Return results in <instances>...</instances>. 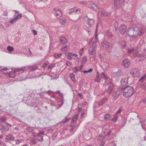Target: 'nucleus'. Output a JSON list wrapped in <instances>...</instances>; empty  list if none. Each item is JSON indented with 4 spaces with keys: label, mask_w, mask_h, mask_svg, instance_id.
I'll return each instance as SVG.
<instances>
[{
    "label": "nucleus",
    "mask_w": 146,
    "mask_h": 146,
    "mask_svg": "<svg viewBox=\"0 0 146 146\" xmlns=\"http://www.w3.org/2000/svg\"><path fill=\"white\" fill-rule=\"evenodd\" d=\"M31 143H32V144L35 145L36 143V141H35L34 140L32 139L31 141Z\"/></svg>",
    "instance_id": "58"
},
{
    "label": "nucleus",
    "mask_w": 146,
    "mask_h": 146,
    "mask_svg": "<svg viewBox=\"0 0 146 146\" xmlns=\"http://www.w3.org/2000/svg\"><path fill=\"white\" fill-rule=\"evenodd\" d=\"M98 41H98H97V42H96V41L95 39V41H94L93 42V44H92V48H93L94 50H95V49L96 48L97 46L96 42H97Z\"/></svg>",
    "instance_id": "29"
},
{
    "label": "nucleus",
    "mask_w": 146,
    "mask_h": 146,
    "mask_svg": "<svg viewBox=\"0 0 146 146\" xmlns=\"http://www.w3.org/2000/svg\"><path fill=\"white\" fill-rule=\"evenodd\" d=\"M6 117L5 116L1 117L0 118V125H1V124L3 122H5L6 119Z\"/></svg>",
    "instance_id": "28"
},
{
    "label": "nucleus",
    "mask_w": 146,
    "mask_h": 146,
    "mask_svg": "<svg viewBox=\"0 0 146 146\" xmlns=\"http://www.w3.org/2000/svg\"><path fill=\"white\" fill-rule=\"evenodd\" d=\"M93 71V69L92 68H90L89 70H84L83 71V72L84 74L87 73H90L92 72Z\"/></svg>",
    "instance_id": "38"
},
{
    "label": "nucleus",
    "mask_w": 146,
    "mask_h": 146,
    "mask_svg": "<svg viewBox=\"0 0 146 146\" xmlns=\"http://www.w3.org/2000/svg\"><path fill=\"white\" fill-rule=\"evenodd\" d=\"M108 84H109L110 85L106 92H107L108 94H110L113 90V84L111 81H109L108 83H107L106 81L103 84L104 85L106 86Z\"/></svg>",
    "instance_id": "8"
},
{
    "label": "nucleus",
    "mask_w": 146,
    "mask_h": 146,
    "mask_svg": "<svg viewBox=\"0 0 146 146\" xmlns=\"http://www.w3.org/2000/svg\"><path fill=\"white\" fill-rule=\"evenodd\" d=\"M146 78V74H145L144 76H142L139 80V81L141 82H143L145 79Z\"/></svg>",
    "instance_id": "31"
},
{
    "label": "nucleus",
    "mask_w": 146,
    "mask_h": 146,
    "mask_svg": "<svg viewBox=\"0 0 146 146\" xmlns=\"http://www.w3.org/2000/svg\"><path fill=\"white\" fill-rule=\"evenodd\" d=\"M55 64H54V63H51L49 65L48 67V69H49L51 68H53V67L54 66Z\"/></svg>",
    "instance_id": "45"
},
{
    "label": "nucleus",
    "mask_w": 146,
    "mask_h": 146,
    "mask_svg": "<svg viewBox=\"0 0 146 146\" xmlns=\"http://www.w3.org/2000/svg\"><path fill=\"white\" fill-rule=\"evenodd\" d=\"M127 27L126 25L123 24L121 25L119 28V31L120 33L123 35L125 34H127Z\"/></svg>",
    "instance_id": "7"
},
{
    "label": "nucleus",
    "mask_w": 146,
    "mask_h": 146,
    "mask_svg": "<svg viewBox=\"0 0 146 146\" xmlns=\"http://www.w3.org/2000/svg\"><path fill=\"white\" fill-rule=\"evenodd\" d=\"M145 31L144 29L140 28L139 26L135 25L128 28V36L131 37H135L137 34L140 36L143 35Z\"/></svg>",
    "instance_id": "1"
},
{
    "label": "nucleus",
    "mask_w": 146,
    "mask_h": 146,
    "mask_svg": "<svg viewBox=\"0 0 146 146\" xmlns=\"http://www.w3.org/2000/svg\"><path fill=\"white\" fill-rule=\"evenodd\" d=\"M15 138L11 135H7L6 137L7 142H9L14 140Z\"/></svg>",
    "instance_id": "16"
},
{
    "label": "nucleus",
    "mask_w": 146,
    "mask_h": 146,
    "mask_svg": "<svg viewBox=\"0 0 146 146\" xmlns=\"http://www.w3.org/2000/svg\"><path fill=\"white\" fill-rule=\"evenodd\" d=\"M94 50V49L93 48H92V51H91V52H90V50H89V53L91 54V55H94V50Z\"/></svg>",
    "instance_id": "50"
},
{
    "label": "nucleus",
    "mask_w": 146,
    "mask_h": 146,
    "mask_svg": "<svg viewBox=\"0 0 146 146\" xmlns=\"http://www.w3.org/2000/svg\"><path fill=\"white\" fill-rule=\"evenodd\" d=\"M105 35L110 38H111L113 36V35L112 34L111 30H108L106 31Z\"/></svg>",
    "instance_id": "14"
},
{
    "label": "nucleus",
    "mask_w": 146,
    "mask_h": 146,
    "mask_svg": "<svg viewBox=\"0 0 146 146\" xmlns=\"http://www.w3.org/2000/svg\"><path fill=\"white\" fill-rule=\"evenodd\" d=\"M97 32H98V30L97 29H96L95 31V38L96 41V42H97V41H98V34H97Z\"/></svg>",
    "instance_id": "40"
},
{
    "label": "nucleus",
    "mask_w": 146,
    "mask_h": 146,
    "mask_svg": "<svg viewBox=\"0 0 146 146\" xmlns=\"http://www.w3.org/2000/svg\"><path fill=\"white\" fill-rule=\"evenodd\" d=\"M7 49L9 51L11 52L14 50V48L10 46H8L7 48Z\"/></svg>",
    "instance_id": "39"
},
{
    "label": "nucleus",
    "mask_w": 146,
    "mask_h": 146,
    "mask_svg": "<svg viewBox=\"0 0 146 146\" xmlns=\"http://www.w3.org/2000/svg\"><path fill=\"white\" fill-rule=\"evenodd\" d=\"M75 128L71 127L69 130L70 131L71 133L72 134H74V133L76 131V129H75Z\"/></svg>",
    "instance_id": "36"
},
{
    "label": "nucleus",
    "mask_w": 146,
    "mask_h": 146,
    "mask_svg": "<svg viewBox=\"0 0 146 146\" xmlns=\"http://www.w3.org/2000/svg\"><path fill=\"white\" fill-rule=\"evenodd\" d=\"M70 126L71 127L76 128L75 125L74 123H71L70 124Z\"/></svg>",
    "instance_id": "61"
},
{
    "label": "nucleus",
    "mask_w": 146,
    "mask_h": 146,
    "mask_svg": "<svg viewBox=\"0 0 146 146\" xmlns=\"http://www.w3.org/2000/svg\"><path fill=\"white\" fill-rule=\"evenodd\" d=\"M105 144V142L104 141H102V142L100 144V146H104Z\"/></svg>",
    "instance_id": "64"
},
{
    "label": "nucleus",
    "mask_w": 146,
    "mask_h": 146,
    "mask_svg": "<svg viewBox=\"0 0 146 146\" xmlns=\"http://www.w3.org/2000/svg\"><path fill=\"white\" fill-rule=\"evenodd\" d=\"M66 64L67 66H70V65L72 64L71 62L69 61H67Z\"/></svg>",
    "instance_id": "51"
},
{
    "label": "nucleus",
    "mask_w": 146,
    "mask_h": 146,
    "mask_svg": "<svg viewBox=\"0 0 146 146\" xmlns=\"http://www.w3.org/2000/svg\"><path fill=\"white\" fill-rule=\"evenodd\" d=\"M38 68V66H31L29 69L31 71H35V70L37 68Z\"/></svg>",
    "instance_id": "35"
},
{
    "label": "nucleus",
    "mask_w": 146,
    "mask_h": 146,
    "mask_svg": "<svg viewBox=\"0 0 146 146\" xmlns=\"http://www.w3.org/2000/svg\"><path fill=\"white\" fill-rule=\"evenodd\" d=\"M122 65L125 68H127L128 67V59H126L123 60L122 62Z\"/></svg>",
    "instance_id": "21"
},
{
    "label": "nucleus",
    "mask_w": 146,
    "mask_h": 146,
    "mask_svg": "<svg viewBox=\"0 0 146 146\" xmlns=\"http://www.w3.org/2000/svg\"><path fill=\"white\" fill-rule=\"evenodd\" d=\"M78 67L77 66H76L74 67V69L75 70V72H77L78 71L80 70V69H78Z\"/></svg>",
    "instance_id": "59"
},
{
    "label": "nucleus",
    "mask_w": 146,
    "mask_h": 146,
    "mask_svg": "<svg viewBox=\"0 0 146 146\" xmlns=\"http://www.w3.org/2000/svg\"><path fill=\"white\" fill-rule=\"evenodd\" d=\"M87 60V57L86 56H84L82 58V64H84L86 62Z\"/></svg>",
    "instance_id": "37"
},
{
    "label": "nucleus",
    "mask_w": 146,
    "mask_h": 146,
    "mask_svg": "<svg viewBox=\"0 0 146 146\" xmlns=\"http://www.w3.org/2000/svg\"><path fill=\"white\" fill-rule=\"evenodd\" d=\"M53 13L57 18L59 19L62 16V11L59 9H54Z\"/></svg>",
    "instance_id": "10"
},
{
    "label": "nucleus",
    "mask_w": 146,
    "mask_h": 146,
    "mask_svg": "<svg viewBox=\"0 0 146 146\" xmlns=\"http://www.w3.org/2000/svg\"><path fill=\"white\" fill-rule=\"evenodd\" d=\"M60 22L62 25H64L66 22V20L64 19H62L60 20Z\"/></svg>",
    "instance_id": "32"
},
{
    "label": "nucleus",
    "mask_w": 146,
    "mask_h": 146,
    "mask_svg": "<svg viewBox=\"0 0 146 146\" xmlns=\"http://www.w3.org/2000/svg\"><path fill=\"white\" fill-rule=\"evenodd\" d=\"M123 82H125V83H126L127 84H128V78L125 79L123 81L122 80H121V84H122Z\"/></svg>",
    "instance_id": "57"
},
{
    "label": "nucleus",
    "mask_w": 146,
    "mask_h": 146,
    "mask_svg": "<svg viewBox=\"0 0 146 146\" xmlns=\"http://www.w3.org/2000/svg\"><path fill=\"white\" fill-rule=\"evenodd\" d=\"M106 136H103L102 134H100L98 136V139L99 140L104 141V139L106 138Z\"/></svg>",
    "instance_id": "26"
},
{
    "label": "nucleus",
    "mask_w": 146,
    "mask_h": 146,
    "mask_svg": "<svg viewBox=\"0 0 146 146\" xmlns=\"http://www.w3.org/2000/svg\"><path fill=\"white\" fill-rule=\"evenodd\" d=\"M108 101V99L106 97H104L100 100L98 102V104L99 105H102L104 104L106 102Z\"/></svg>",
    "instance_id": "18"
},
{
    "label": "nucleus",
    "mask_w": 146,
    "mask_h": 146,
    "mask_svg": "<svg viewBox=\"0 0 146 146\" xmlns=\"http://www.w3.org/2000/svg\"><path fill=\"white\" fill-rule=\"evenodd\" d=\"M33 136L37 137L39 141L42 142L43 140V136L42 135H40V134H37L36 135H33Z\"/></svg>",
    "instance_id": "20"
},
{
    "label": "nucleus",
    "mask_w": 146,
    "mask_h": 146,
    "mask_svg": "<svg viewBox=\"0 0 146 146\" xmlns=\"http://www.w3.org/2000/svg\"><path fill=\"white\" fill-rule=\"evenodd\" d=\"M62 55V54L55 53L54 54V57L58 59Z\"/></svg>",
    "instance_id": "30"
},
{
    "label": "nucleus",
    "mask_w": 146,
    "mask_h": 146,
    "mask_svg": "<svg viewBox=\"0 0 146 146\" xmlns=\"http://www.w3.org/2000/svg\"><path fill=\"white\" fill-rule=\"evenodd\" d=\"M120 94L119 92L118 91H116L113 93L112 96L114 100H116L119 97Z\"/></svg>",
    "instance_id": "13"
},
{
    "label": "nucleus",
    "mask_w": 146,
    "mask_h": 146,
    "mask_svg": "<svg viewBox=\"0 0 146 146\" xmlns=\"http://www.w3.org/2000/svg\"><path fill=\"white\" fill-rule=\"evenodd\" d=\"M80 9L76 7H74L70 9L68 13L70 15H79L80 13Z\"/></svg>",
    "instance_id": "6"
},
{
    "label": "nucleus",
    "mask_w": 146,
    "mask_h": 146,
    "mask_svg": "<svg viewBox=\"0 0 146 146\" xmlns=\"http://www.w3.org/2000/svg\"><path fill=\"white\" fill-rule=\"evenodd\" d=\"M22 16V14H19L17 15L15 17V18L17 20V21L19 19H21Z\"/></svg>",
    "instance_id": "33"
},
{
    "label": "nucleus",
    "mask_w": 146,
    "mask_h": 146,
    "mask_svg": "<svg viewBox=\"0 0 146 146\" xmlns=\"http://www.w3.org/2000/svg\"><path fill=\"white\" fill-rule=\"evenodd\" d=\"M8 70V68H1L0 69L1 72H3L5 71H6Z\"/></svg>",
    "instance_id": "56"
},
{
    "label": "nucleus",
    "mask_w": 146,
    "mask_h": 146,
    "mask_svg": "<svg viewBox=\"0 0 146 146\" xmlns=\"http://www.w3.org/2000/svg\"><path fill=\"white\" fill-rule=\"evenodd\" d=\"M121 111V108H119L116 112L115 114H117V115H118V114H120Z\"/></svg>",
    "instance_id": "55"
},
{
    "label": "nucleus",
    "mask_w": 146,
    "mask_h": 146,
    "mask_svg": "<svg viewBox=\"0 0 146 146\" xmlns=\"http://www.w3.org/2000/svg\"><path fill=\"white\" fill-rule=\"evenodd\" d=\"M17 21V20L14 18L10 20V23L11 24H13L16 22Z\"/></svg>",
    "instance_id": "44"
},
{
    "label": "nucleus",
    "mask_w": 146,
    "mask_h": 146,
    "mask_svg": "<svg viewBox=\"0 0 146 146\" xmlns=\"http://www.w3.org/2000/svg\"><path fill=\"white\" fill-rule=\"evenodd\" d=\"M44 133V131H41L40 132H39V133L37 134H40V135H43Z\"/></svg>",
    "instance_id": "62"
},
{
    "label": "nucleus",
    "mask_w": 146,
    "mask_h": 146,
    "mask_svg": "<svg viewBox=\"0 0 146 146\" xmlns=\"http://www.w3.org/2000/svg\"><path fill=\"white\" fill-rule=\"evenodd\" d=\"M72 56L71 53H68L67 56L68 58L70 60H71L72 59V57L71 56Z\"/></svg>",
    "instance_id": "47"
},
{
    "label": "nucleus",
    "mask_w": 146,
    "mask_h": 146,
    "mask_svg": "<svg viewBox=\"0 0 146 146\" xmlns=\"http://www.w3.org/2000/svg\"><path fill=\"white\" fill-rule=\"evenodd\" d=\"M69 76L71 80L74 82H76V81L75 79V75L73 73H71L70 74Z\"/></svg>",
    "instance_id": "25"
},
{
    "label": "nucleus",
    "mask_w": 146,
    "mask_h": 146,
    "mask_svg": "<svg viewBox=\"0 0 146 146\" xmlns=\"http://www.w3.org/2000/svg\"><path fill=\"white\" fill-rule=\"evenodd\" d=\"M125 0H114V6L117 9L121 8L124 5Z\"/></svg>",
    "instance_id": "5"
},
{
    "label": "nucleus",
    "mask_w": 146,
    "mask_h": 146,
    "mask_svg": "<svg viewBox=\"0 0 146 146\" xmlns=\"http://www.w3.org/2000/svg\"><path fill=\"white\" fill-rule=\"evenodd\" d=\"M134 92V89L133 88L128 86V97H130L133 94Z\"/></svg>",
    "instance_id": "12"
},
{
    "label": "nucleus",
    "mask_w": 146,
    "mask_h": 146,
    "mask_svg": "<svg viewBox=\"0 0 146 146\" xmlns=\"http://www.w3.org/2000/svg\"><path fill=\"white\" fill-rule=\"evenodd\" d=\"M100 78L99 77L98 75V72H97L96 78L95 79V81L96 82H99L100 81Z\"/></svg>",
    "instance_id": "34"
},
{
    "label": "nucleus",
    "mask_w": 146,
    "mask_h": 146,
    "mask_svg": "<svg viewBox=\"0 0 146 146\" xmlns=\"http://www.w3.org/2000/svg\"><path fill=\"white\" fill-rule=\"evenodd\" d=\"M127 87L128 86H126L125 87H123L122 89V90H124L123 92V95L126 98L128 97V90H126Z\"/></svg>",
    "instance_id": "17"
},
{
    "label": "nucleus",
    "mask_w": 146,
    "mask_h": 146,
    "mask_svg": "<svg viewBox=\"0 0 146 146\" xmlns=\"http://www.w3.org/2000/svg\"><path fill=\"white\" fill-rule=\"evenodd\" d=\"M60 43L62 44H65L67 42L66 39L64 36H62L60 38Z\"/></svg>",
    "instance_id": "19"
},
{
    "label": "nucleus",
    "mask_w": 146,
    "mask_h": 146,
    "mask_svg": "<svg viewBox=\"0 0 146 146\" xmlns=\"http://www.w3.org/2000/svg\"><path fill=\"white\" fill-rule=\"evenodd\" d=\"M118 117V115H117V114H115L113 115V117L111 119V121L115 122L117 121Z\"/></svg>",
    "instance_id": "23"
},
{
    "label": "nucleus",
    "mask_w": 146,
    "mask_h": 146,
    "mask_svg": "<svg viewBox=\"0 0 146 146\" xmlns=\"http://www.w3.org/2000/svg\"><path fill=\"white\" fill-rule=\"evenodd\" d=\"M134 51V49L132 48V49H128V54L131 53L133 52Z\"/></svg>",
    "instance_id": "53"
},
{
    "label": "nucleus",
    "mask_w": 146,
    "mask_h": 146,
    "mask_svg": "<svg viewBox=\"0 0 146 146\" xmlns=\"http://www.w3.org/2000/svg\"><path fill=\"white\" fill-rule=\"evenodd\" d=\"M102 76H103V78L104 79H108V77L104 73L102 72Z\"/></svg>",
    "instance_id": "46"
},
{
    "label": "nucleus",
    "mask_w": 146,
    "mask_h": 146,
    "mask_svg": "<svg viewBox=\"0 0 146 146\" xmlns=\"http://www.w3.org/2000/svg\"><path fill=\"white\" fill-rule=\"evenodd\" d=\"M83 18L85 25L87 28L91 27L94 25V21L93 19L89 18L87 16L84 17Z\"/></svg>",
    "instance_id": "2"
},
{
    "label": "nucleus",
    "mask_w": 146,
    "mask_h": 146,
    "mask_svg": "<svg viewBox=\"0 0 146 146\" xmlns=\"http://www.w3.org/2000/svg\"><path fill=\"white\" fill-rule=\"evenodd\" d=\"M68 47L67 45H66L65 46H63L61 48V50L62 51H65L66 50V48Z\"/></svg>",
    "instance_id": "48"
},
{
    "label": "nucleus",
    "mask_w": 146,
    "mask_h": 146,
    "mask_svg": "<svg viewBox=\"0 0 146 146\" xmlns=\"http://www.w3.org/2000/svg\"><path fill=\"white\" fill-rule=\"evenodd\" d=\"M103 49L106 50H110L112 48V44L109 42L103 40L101 42Z\"/></svg>",
    "instance_id": "4"
},
{
    "label": "nucleus",
    "mask_w": 146,
    "mask_h": 146,
    "mask_svg": "<svg viewBox=\"0 0 146 146\" xmlns=\"http://www.w3.org/2000/svg\"><path fill=\"white\" fill-rule=\"evenodd\" d=\"M48 64V61H46L45 62L42 64V67L43 68H44L46 67V66Z\"/></svg>",
    "instance_id": "49"
},
{
    "label": "nucleus",
    "mask_w": 146,
    "mask_h": 146,
    "mask_svg": "<svg viewBox=\"0 0 146 146\" xmlns=\"http://www.w3.org/2000/svg\"><path fill=\"white\" fill-rule=\"evenodd\" d=\"M110 14V13H108L105 10H102L101 12V15L102 16L108 17Z\"/></svg>",
    "instance_id": "15"
},
{
    "label": "nucleus",
    "mask_w": 146,
    "mask_h": 146,
    "mask_svg": "<svg viewBox=\"0 0 146 146\" xmlns=\"http://www.w3.org/2000/svg\"><path fill=\"white\" fill-rule=\"evenodd\" d=\"M64 119H62V122L63 123H65L69 119V118H67V116L65 117Z\"/></svg>",
    "instance_id": "42"
},
{
    "label": "nucleus",
    "mask_w": 146,
    "mask_h": 146,
    "mask_svg": "<svg viewBox=\"0 0 146 146\" xmlns=\"http://www.w3.org/2000/svg\"><path fill=\"white\" fill-rule=\"evenodd\" d=\"M25 67L15 68L13 73L11 72H10L8 73L9 76L11 78H14L15 77V72H19L20 73H22L25 71Z\"/></svg>",
    "instance_id": "3"
},
{
    "label": "nucleus",
    "mask_w": 146,
    "mask_h": 146,
    "mask_svg": "<svg viewBox=\"0 0 146 146\" xmlns=\"http://www.w3.org/2000/svg\"><path fill=\"white\" fill-rule=\"evenodd\" d=\"M22 140H17L16 141V144H18L19 145V144L20 143L22 142Z\"/></svg>",
    "instance_id": "54"
},
{
    "label": "nucleus",
    "mask_w": 146,
    "mask_h": 146,
    "mask_svg": "<svg viewBox=\"0 0 146 146\" xmlns=\"http://www.w3.org/2000/svg\"><path fill=\"white\" fill-rule=\"evenodd\" d=\"M121 45L123 47V48H125V47L126 46V44L125 43V42L124 41H123L121 42Z\"/></svg>",
    "instance_id": "43"
},
{
    "label": "nucleus",
    "mask_w": 146,
    "mask_h": 146,
    "mask_svg": "<svg viewBox=\"0 0 146 146\" xmlns=\"http://www.w3.org/2000/svg\"><path fill=\"white\" fill-rule=\"evenodd\" d=\"M77 117L75 116L73 117V118L72 119V122H73L77 120Z\"/></svg>",
    "instance_id": "52"
},
{
    "label": "nucleus",
    "mask_w": 146,
    "mask_h": 146,
    "mask_svg": "<svg viewBox=\"0 0 146 146\" xmlns=\"http://www.w3.org/2000/svg\"><path fill=\"white\" fill-rule=\"evenodd\" d=\"M9 129V128L7 126L3 125L2 124L1 125V127H0V130H1L7 131Z\"/></svg>",
    "instance_id": "22"
},
{
    "label": "nucleus",
    "mask_w": 146,
    "mask_h": 146,
    "mask_svg": "<svg viewBox=\"0 0 146 146\" xmlns=\"http://www.w3.org/2000/svg\"><path fill=\"white\" fill-rule=\"evenodd\" d=\"M27 130L29 132L33 131V130H32V129L30 127H27Z\"/></svg>",
    "instance_id": "60"
},
{
    "label": "nucleus",
    "mask_w": 146,
    "mask_h": 146,
    "mask_svg": "<svg viewBox=\"0 0 146 146\" xmlns=\"http://www.w3.org/2000/svg\"><path fill=\"white\" fill-rule=\"evenodd\" d=\"M130 73L134 78L139 77L140 76V71L138 69L135 68L131 70L130 72Z\"/></svg>",
    "instance_id": "9"
},
{
    "label": "nucleus",
    "mask_w": 146,
    "mask_h": 146,
    "mask_svg": "<svg viewBox=\"0 0 146 146\" xmlns=\"http://www.w3.org/2000/svg\"><path fill=\"white\" fill-rule=\"evenodd\" d=\"M111 117V115L109 114H106L104 117V119L106 120H108L110 119Z\"/></svg>",
    "instance_id": "27"
},
{
    "label": "nucleus",
    "mask_w": 146,
    "mask_h": 146,
    "mask_svg": "<svg viewBox=\"0 0 146 146\" xmlns=\"http://www.w3.org/2000/svg\"><path fill=\"white\" fill-rule=\"evenodd\" d=\"M59 96L60 97V98L61 99V104L58 105V107L57 108V109L60 108L62 106V105H63L64 103L65 100L64 96L63 94L60 93V94H59Z\"/></svg>",
    "instance_id": "11"
},
{
    "label": "nucleus",
    "mask_w": 146,
    "mask_h": 146,
    "mask_svg": "<svg viewBox=\"0 0 146 146\" xmlns=\"http://www.w3.org/2000/svg\"><path fill=\"white\" fill-rule=\"evenodd\" d=\"M91 8L92 9L95 11H97L98 9V7L96 4H93L92 5Z\"/></svg>",
    "instance_id": "24"
},
{
    "label": "nucleus",
    "mask_w": 146,
    "mask_h": 146,
    "mask_svg": "<svg viewBox=\"0 0 146 146\" xmlns=\"http://www.w3.org/2000/svg\"><path fill=\"white\" fill-rule=\"evenodd\" d=\"M113 74L114 76L117 77L120 75V73L119 72L117 71L113 72Z\"/></svg>",
    "instance_id": "41"
},
{
    "label": "nucleus",
    "mask_w": 146,
    "mask_h": 146,
    "mask_svg": "<svg viewBox=\"0 0 146 146\" xmlns=\"http://www.w3.org/2000/svg\"><path fill=\"white\" fill-rule=\"evenodd\" d=\"M78 96H79L80 98H83V96L82 95L81 93H79L78 94Z\"/></svg>",
    "instance_id": "63"
}]
</instances>
